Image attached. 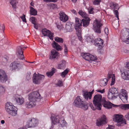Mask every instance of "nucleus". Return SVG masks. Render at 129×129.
<instances>
[{
  "label": "nucleus",
  "mask_w": 129,
  "mask_h": 129,
  "mask_svg": "<svg viewBox=\"0 0 129 129\" xmlns=\"http://www.w3.org/2000/svg\"><path fill=\"white\" fill-rule=\"evenodd\" d=\"M30 9V13L31 15H36L37 14V11L32 7H29Z\"/></svg>",
  "instance_id": "7c9ffc66"
},
{
  "label": "nucleus",
  "mask_w": 129,
  "mask_h": 129,
  "mask_svg": "<svg viewBox=\"0 0 129 129\" xmlns=\"http://www.w3.org/2000/svg\"><path fill=\"white\" fill-rule=\"evenodd\" d=\"M121 108L125 110L129 109V104H123L121 106Z\"/></svg>",
  "instance_id": "ea45409f"
},
{
  "label": "nucleus",
  "mask_w": 129,
  "mask_h": 129,
  "mask_svg": "<svg viewBox=\"0 0 129 129\" xmlns=\"http://www.w3.org/2000/svg\"><path fill=\"white\" fill-rule=\"evenodd\" d=\"M44 78V76L39 74H37L35 73L33 77V82L36 84H39Z\"/></svg>",
  "instance_id": "9d476101"
},
{
  "label": "nucleus",
  "mask_w": 129,
  "mask_h": 129,
  "mask_svg": "<svg viewBox=\"0 0 129 129\" xmlns=\"http://www.w3.org/2000/svg\"><path fill=\"white\" fill-rule=\"evenodd\" d=\"M10 4L12 5L14 9H15L16 7V4H18V2L17 0H12L10 2Z\"/></svg>",
  "instance_id": "473e14b6"
},
{
  "label": "nucleus",
  "mask_w": 129,
  "mask_h": 129,
  "mask_svg": "<svg viewBox=\"0 0 129 129\" xmlns=\"http://www.w3.org/2000/svg\"><path fill=\"white\" fill-rule=\"evenodd\" d=\"M30 5L31 6L34 7V3L32 2H31L30 3Z\"/></svg>",
  "instance_id": "338daca9"
},
{
  "label": "nucleus",
  "mask_w": 129,
  "mask_h": 129,
  "mask_svg": "<svg viewBox=\"0 0 129 129\" xmlns=\"http://www.w3.org/2000/svg\"><path fill=\"white\" fill-rule=\"evenodd\" d=\"M104 31L105 33L107 35L109 33V30L108 28L107 27H106Z\"/></svg>",
  "instance_id": "4d7b16f0"
},
{
  "label": "nucleus",
  "mask_w": 129,
  "mask_h": 129,
  "mask_svg": "<svg viewBox=\"0 0 129 129\" xmlns=\"http://www.w3.org/2000/svg\"><path fill=\"white\" fill-rule=\"evenodd\" d=\"M51 70V72H47L46 73L48 77H50L52 76L56 71V69L54 68H52Z\"/></svg>",
  "instance_id": "2f4dec72"
},
{
  "label": "nucleus",
  "mask_w": 129,
  "mask_h": 129,
  "mask_svg": "<svg viewBox=\"0 0 129 129\" xmlns=\"http://www.w3.org/2000/svg\"><path fill=\"white\" fill-rule=\"evenodd\" d=\"M121 39L122 40L127 44L129 43V29H127L121 35Z\"/></svg>",
  "instance_id": "4468645a"
},
{
  "label": "nucleus",
  "mask_w": 129,
  "mask_h": 129,
  "mask_svg": "<svg viewBox=\"0 0 129 129\" xmlns=\"http://www.w3.org/2000/svg\"><path fill=\"white\" fill-rule=\"evenodd\" d=\"M108 82V80L107 79L104 78L103 79L101 80L100 83V85L102 87H103L107 85Z\"/></svg>",
  "instance_id": "c756f323"
},
{
  "label": "nucleus",
  "mask_w": 129,
  "mask_h": 129,
  "mask_svg": "<svg viewBox=\"0 0 129 129\" xmlns=\"http://www.w3.org/2000/svg\"><path fill=\"white\" fill-rule=\"evenodd\" d=\"M73 104L77 107H81L84 110H86L88 108V106L87 103L84 101L81 97L78 96L75 100Z\"/></svg>",
  "instance_id": "7ed1b4c3"
},
{
  "label": "nucleus",
  "mask_w": 129,
  "mask_h": 129,
  "mask_svg": "<svg viewBox=\"0 0 129 129\" xmlns=\"http://www.w3.org/2000/svg\"><path fill=\"white\" fill-rule=\"evenodd\" d=\"M102 102L104 107L107 109L112 108L113 104L111 102L106 101L105 98H103L102 99Z\"/></svg>",
  "instance_id": "a211bd4d"
},
{
  "label": "nucleus",
  "mask_w": 129,
  "mask_h": 129,
  "mask_svg": "<svg viewBox=\"0 0 129 129\" xmlns=\"http://www.w3.org/2000/svg\"><path fill=\"white\" fill-rule=\"evenodd\" d=\"M121 76L122 78L126 80H129V71L124 70L121 73Z\"/></svg>",
  "instance_id": "b1692460"
},
{
  "label": "nucleus",
  "mask_w": 129,
  "mask_h": 129,
  "mask_svg": "<svg viewBox=\"0 0 129 129\" xmlns=\"http://www.w3.org/2000/svg\"><path fill=\"white\" fill-rule=\"evenodd\" d=\"M52 46L53 48L56 49L57 51H60L62 49L61 46L54 41L52 43Z\"/></svg>",
  "instance_id": "cd10ccee"
},
{
  "label": "nucleus",
  "mask_w": 129,
  "mask_h": 129,
  "mask_svg": "<svg viewBox=\"0 0 129 129\" xmlns=\"http://www.w3.org/2000/svg\"><path fill=\"white\" fill-rule=\"evenodd\" d=\"M68 50L67 49V47L65 44L64 45V52L65 54H66L68 52Z\"/></svg>",
  "instance_id": "3c124183"
},
{
  "label": "nucleus",
  "mask_w": 129,
  "mask_h": 129,
  "mask_svg": "<svg viewBox=\"0 0 129 129\" xmlns=\"http://www.w3.org/2000/svg\"><path fill=\"white\" fill-rule=\"evenodd\" d=\"M59 15L60 19L63 22H65L68 20V17L64 12H60Z\"/></svg>",
  "instance_id": "4be33fe9"
},
{
  "label": "nucleus",
  "mask_w": 129,
  "mask_h": 129,
  "mask_svg": "<svg viewBox=\"0 0 129 129\" xmlns=\"http://www.w3.org/2000/svg\"><path fill=\"white\" fill-rule=\"evenodd\" d=\"M9 113L11 115L13 116H15L17 114V110L15 108L11 111L9 112Z\"/></svg>",
  "instance_id": "e433bc0d"
},
{
  "label": "nucleus",
  "mask_w": 129,
  "mask_h": 129,
  "mask_svg": "<svg viewBox=\"0 0 129 129\" xmlns=\"http://www.w3.org/2000/svg\"><path fill=\"white\" fill-rule=\"evenodd\" d=\"M34 24V28L36 29H37L38 28L37 24V23H35L34 24Z\"/></svg>",
  "instance_id": "bf43d9fd"
},
{
  "label": "nucleus",
  "mask_w": 129,
  "mask_h": 129,
  "mask_svg": "<svg viewBox=\"0 0 129 129\" xmlns=\"http://www.w3.org/2000/svg\"><path fill=\"white\" fill-rule=\"evenodd\" d=\"M126 66L127 68L129 69V62L127 63Z\"/></svg>",
  "instance_id": "e2e57ef3"
},
{
  "label": "nucleus",
  "mask_w": 129,
  "mask_h": 129,
  "mask_svg": "<svg viewBox=\"0 0 129 129\" xmlns=\"http://www.w3.org/2000/svg\"><path fill=\"white\" fill-rule=\"evenodd\" d=\"M15 101L18 105H21L23 103L24 99L20 95H16L15 96Z\"/></svg>",
  "instance_id": "aec40b11"
},
{
  "label": "nucleus",
  "mask_w": 129,
  "mask_h": 129,
  "mask_svg": "<svg viewBox=\"0 0 129 129\" xmlns=\"http://www.w3.org/2000/svg\"><path fill=\"white\" fill-rule=\"evenodd\" d=\"M113 120L117 123L116 124L117 126H122L126 124L125 120L123 118V116L121 115H115Z\"/></svg>",
  "instance_id": "20e7f679"
},
{
  "label": "nucleus",
  "mask_w": 129,
  "mask_h": 129,
  "mask_svg": "<svg viewBox=\"0 0 129 129\" xmlns=\"http://www.w3.org/2000/svg\"><path fill=\"white\" fill-rule=\"evenodd\" d=\"M8 80V77L5 72L3 70L0 69V81L6 82Z\"/></svg>",
  "instance_id": "dca6fc26"
},
{
  "label": "nucleus",
  "mask_w": 129,
  "mask_h": 129,
  "mask_svg": "<svg viewBox=\"0 0 129 129\" xmlns=\"http://www.w3.org/2000/svg\"><path fill=\"white\" fill-rule=\"evenodd\" d=\"M69 72V70L68 69H67L63 72L61 73V75L62 78H64Z\"/></svg>",
  "instance_id": "4c0bfd02"
},
{
  "label": "nucleus",
  "mask_w": 129,
  "mask_h": 129,
  "mask_svg": "<svg viewBox=\"0 0 129 129\" xmlns=\"http://www.w3.org/2000/svg\"><path fill=\"white\" fill-rule=\"evenodd\" d=\"M102 96L101 94H97L94 95L93 101L94 107L92 104L89 105L90 106L92 110H95L96 109L99 110H101L102 107L101 102L102 99Z\"/></svg>",
  "instance_id": "f03ea898"
},
{
  "label": "nucleus",
  "mask_w": 129,
  "mask_h": 129,
  "mask_svg": "<svg viewBox=\"0 0 129 129\" xmlns=\"http://www.w3.org/2000/svg\"><path fill=\"white\" fill-rule=\"evenodd\" d=\"M40 95L38 91H34L28 95L29 101L26 102L25 107L28 108H31L36 105V101L37 99L40 98Z\"/></svg>",
  "instance_id": "f257e3e1"
},
{
  "label": "nucleus",
  "mask_w": 129,
  "mask_h": 129,
  "mask_svg": "<svg viewBox=\"0 0 129 129\" xmlns=\"http://www.w3.org/2000/svg\"><path fill=\"white\" fill-rule=\"evenodd\" d=\"M5 91V89L3 86L1 85H0V95L1 94Z\"/></svg>",
  "instance_id": "a18cd8bd"
},
{
  "label": "nucleus",
  "mask_w": 129,
  "mask_h": 129,
  "mask_svg": "<svg viewBox=\"0 0 129 129\" xmlns=\"http://www.w3.org/2000/svg\"><path fill=\"white\" fill-rule=\"evenodd\" d=\"M114 13L115 15V16L116 17L118 20H119V13L117 10H115L114 11Z\"/></svg>",
  "instance_id": "c03bdc74"
},
{
  "label": "nucleus",
  "mask_w": 129,
  "mask_h": 129,
  "mask_svg": "<svg viewBox=\"0 0 129 129\" xmlns=\"http://www.w3.org/2000/svg\"><path fill=\"white\" fill-rule=\"evenodd\" d=\"M115 76L114 75H113V76L112 77V80L111 85H113L115 83Z\"/></svg>",
  "instance_id": "79ce46f5"
},
{
  "label": "nucleus",
  "mask_w": 129,
  "mask_h": 129,
  "mask_svg": "<svg viewBox=\"0 0 129 129\" xmlns=\"http://www.w3.org/2000/svg\"><path fill=\"white\" fill-rule=\"evenodd\" d=\"M72 25L70 23L67 22L66 25L65 30L67 32H71L72 31Z\"/></svg>",
  "instance_id": "bb28decb"
},
{
  "label": "nucleus",
  "mask_w": 129,
  "mask_h": 129,
  "mask_svg": "<svg viewBox=\"0 0 129 129\" xmlns=\"http://www.w3.org/2000/svg\"><path fill=\"white\" fill-rule=\"evenodd\" d=\"M75 29L77 32V33L78 37L81 36V27L82 26V21L80 19L76 18H75Z\"/></svg>",
  "instance_id": "1a4fd4ad"
},
{
  "label": "nucleus",
  "mask_w": 129,
  "mask_h": 129,
  "mask_svg": "<svg viewBox=\"0 0 129 129\" xmlns=\"http://www.w3.org/2000/svg\"><path fill=\"white\" fill-rule=\"evenodd\" d=\"M50 6L53 9L56 8L57 6V5L56 4H51Z\"/></svg>",
  "instance_id": "5fc2aeb1"
},
{
  "label": "nucleus",
  "mask_w": 129,
  "mask_h": 129,
  "mask_svg": "<svg viewBox=\"0 0 129 129\" xmlns=\"http://www.w3.org/2000/svg\"><path fill=\"white\" fill-rule=\"evenodd\" d=\"M96 91L98 92H100L101 93H103L105 92V90L104 89H103L102 90L99 89L97 90Z\"/></svg>",
  "instance_id": "6e6d98bb"
},
{
  "label": "nucleus",
  "mask_w": 129,
  "mask_h": 129,
  "mask_svg": "<svg viewBox=\"0 0 129 129\" xmlns=\"http://www.w3.org/2000/svg\"><path fill=\"white\" fill-rule=\"evenodd\" d=\"M125 116V118L129 120V112L127 113Z\"/></svg>",
  "instance_id": "13d9d810"
},
{
  "label": "nucleus",
  "mask_w": 129,
  "mask_h": 129,
  "mask_svg": "<svg viewBox=\"0 0 129 129\" xmlns=\"http://www.w3.org/2000/svg\"><path fill=\"white\" fill-rule=\"evenodd\" d=\"M21 19L23 21L25 22H26V19L25 18V15L24 14L20 17Z\"/></svg>",
  "instance_id": "de8ad7c7"
},
{
  "label": "nucleus",
  "mask_w": 129,
  "mask_h": 129,
  "mask_svg": "<svg viewBox=\"0 0 129 129\" xmlns=\"http://www.w3.org/2000/svg\"><path fill=\"white\" fill-rule=\"evenodd\" d=\"M55 41L57 42L62 43L63 42V40L61 38L56 37L55 38Z\"/></svg>",
  "instance_id": "58836bf2"
},
{
  "label": "nucleus",
  "mask_w": 129,
  "mask_h": 129,
  "mask_svg": "<svg viewBox=\"0 0 129 129\" xmlns=\"http://www.w3.org/2000/svg\"><path fill=\"white\" fill-rule=\"evenodd\" d=\"M59 53L55 49H53L51 51V55H50V58L53 59L57 58L58 56Z\"/></svg>",
  "instance_id": "5701e85b"
},
{
  "label": "nucleus",
  "mask_w": 129,
  "mask_h": 129,
  "mask_svg": "<svg viewBox=\"0 0 129 129\" xmlns=\"http://www.w3.org/2000/svg\"><path fill=\"white\" fill-rule=\"evenodd\" d=\"M66 62L65 60H63L60 62V63L58 65L57 68L58 69H63L66 67Z\"/></svg>",
  "instance_id": "c85d7f7f"
},
{
  "label": "nucleus",
  "mask_w": 129,
  "mask_h": 129,
  "mask_svg": "<svg viewBox=\"0 0 129 129\" xmlns=\"http://www.w3.org/2000/svg\"><path fill=\"white\" fill-rule=\"evenodd\" d=\"M81 56L85 60L90 62L92 61L96 60L97 59L95 56L92 55L88 53H81Z\"/></svg>",
  "instance_id": "6e6552de"
},
{
  "label": "nucleus",
  "mask_w": 129,
  "mask_h": 129,
  "mask_svg": "<svg viewBox=\"0 0 129 129\" xmlns=\"http://www.w3.org/2000/svg\"><path fill=\"white\" fill-rule=\"evenodd\" d=\"M79 14L84 18L85 17H87V14L85 12H83L81 10H80L78 12Z\"/></svg>",
  "instance_id": "c9c22d12"
},
{
  "label": "nucleus",
  "mask_w": 129,
  "mask_h": 129,
  "mask_svg": "<svg viewBox=\"0 0 129 129\" xmlns=\"http://www.w3.org/2000/svg\"><path fill=\"white\" fill-rule=\"evenodd\" d=\"M78 39H79V40L80 41H81V40H82V38L81 36H78Z\"/></svg>",
  "instance_id": "0e129e2a"
},
{
  "label": "nucleus",
  "mask_w": 129,
  "mask_h": 129,
  "mask_svg": "<svg viewBox=\"0 0 129 129\" xmlns=\"http://www.w3.org/2000/svg\"><path fill=\"white\" fill-rule=\"evenodd\" d=\"M119 96L123 103H126L127 102V95L125 90L121 89Z\"/></svg>",
  "instance_id": "ddd939ff"
},
{
  "label": "nucleus",
  "mask_w": 129,
  "mask_h": 129,
  "mask_svg": "<svg viewBox=\"0 0 129 129\" xmlns=\"http://www.w3.org/2000/svg\"><path fill=\"white\" fill-rule=\"evenodd\" d=\"M5 106L6 109L8 113H9V112L11 111L15 108V106L11 105L10 103L8 102L6 103Z\"/></svg>",
  "instance_id": "a878e982"
},
{
  "label": "nucleus",
  "mask_w": 129,
  "mask_h": 129,
  "mask_svg": "<svg viewBox=\"0 0 129 129\" xmlns=\"http://www.w3.org/2000/svg\"><path fill=\"white\" fill-rule=\"evenodd\" d=\"M103 25L102 20L95 19L94 21L93 24V29L96 33H101V27Z\"/></svg>",
  "instance_id": "423d86ee"
},
{
  "label": "nucleus",
  "mask_w": 129,
  "mask_h": 129,
  "mask_svg": "<svg viewBox=\"0 0 129 129\" xmlns=\"http://www.w3.org/2000/svg\"><path fill=\"white\" fill-rule=\"evenodd\" d=\"M63 85V84L61 81L59 80L58 81L57 83V85L58 86L60 87L62 86Z\"/></svg>",
  "instance_id": "8fccbe9b"
},
{
  "label": "nucleus",
  "mask_w": 129,
  "mask_h": 129,
  "mask_svg": "<svg viewBox=\"0 0 129 129\" xmlns=\"http://www.w3.org/2000/svg\"><path fill=\"white\" fill-rule=\"evenodd\" d=\"M71 11L73 13H74V14H76V11L75 10H74V9H73V10H71Z\"/></svg>",
  "instance_id": "052dcab7"
},
{
  "label": "nucleus",
  "mask_w": 129,
  "mask_h": 129,
  "mask_svg": "<svg viewBox=\"0 0 129 129\" xmlns=\"http://www.w3.org/2000/svg\"><path fill=\"white\" fill-rule=\"evenodd\" d=\"M110 6L114 10L118 9L119 8L118 5L115 3H111L110 4Z\"/></svg>",
  "instance_id": "72a5a7b5"
},
{
  "label": "nucleus",
  "mask_w": 129,
  "mask_h": 129,
  "mask_svg": "<svg viewBox=\"0 0 129 129\" xmlns=\"http://www.w3.org/2000/svg\"><path fill=\"white\" fill-rule=\"evenodd\" d=\"M25 48L22 45L18 46L17 47V54L18 58L22 60L24 58L23 50Z\"/></svg>",
  "instance_id": "f8f14e48"
},
{
  "label": "nucleus",
  "mask_w": 129,
  "mask_h": 129,
  "mask_svg": "<svg viewBox=\"0 0 129 129\" xmlns=\"http://www.w3.org/2000/svg\"><path fill=\"white\" fill-rule=\"evenodd\" d=\"M113 75H114V74H110L109 73L108 74V75L107 76V78L108 79H110L113 76Z\"/></svg>",
  "instance_id": "864d4df0"
},
{
  "label": "nucleus",
  "mask_w": 129,
  "mask_h": 129,
  "mask_svg": "<svg viewBox=\"0 0 129 129\" xmlns=\"http://www.w3.org/2000/svg\"><path fill=\"white\" fill-rule=\"evenodd\" d=\"M93 90L89 92L86 90L83 91V95L86 100H87L88 98L90 100L91 99L92 94L93 92Z\"/></svg>",
  "instance_id": "f3484780"
},
{
  "label": "nucleus",
  "mask_w": 129,
  "mask_h": 129,
  "mask_svg": "<svg viewBox=\"0 0 129 129\" xmlns=\"http://www.w3.org/2000/svg\"><path fill=\"white\" fill-rule=\"evenodd\" d=\"M101 2V0H94L93 2V4L95 5H98L100 4Z\"/></svg>",
  "instance_id": "37998d69"
},
{
  "label": "nucleus",
  "mask_w": 129,
  "mask_h": 129,
  "mask_svg": "<svg viewBox=\"0 0 129 129\" xmlns=\"http://www.w3.org/2000/svg\"><path fill=\"white\" fill-rule=\"evenodd\" d=\"M56 26H57V27L58 28V29L60 28V25H58V24H57Z\"/></svg>",
  "instance_id": "69168bd1"
},
{
  "label": "nucleus",
  "mask_w": 129,
  "mask_h": 129,
  "mask_svg": "<svg viewBox=\"0 0 129 129\" xmlns=\"http://www.w3.org/2000/svg\"><path fill=\"white\" fill-rule=\"evenodd\" d=\"M106 129H113V128H112V126L111 125H110L107 127Z\"/></svg>",
  "instance_id": "680f3d73"
},
{
  "label": "nucleus",
  "mask_w": 129,
  "mask_h": 129,
  "mask_svg": "<svg viewBox=\"0 0 129 129\" xmlns=\"http://www.w3.org/2000/svg\"><path fill=\"white\" fill-rule=\"evenodd\" d=\"M38 120L34 118L29 119L27 121L26 126V128L35 127L38 125Z\"/></svg>",
  "instance_id": "9b49d317"
},
{
  "label": "nucleus",
  "mask_w": 129,
  "mask_h": 129,
  "mask_svg": "<svg viewBox=\"0 0 129 129\" xmlns=\"http://www.w3.org/2000/svg\"><path fill=\"white\" fill-rule=\"evenodd\" d=\"M1 122L2 124H3L5 123V121L4 120H2L1 121Z\"/></svg>",
  "instance_id": "774afa93"
},
{
  "label": "nucleus",
  "mask_w": 129,
  "mask_h": 129,
  "mask_svg": "<svg viewBox=\"0 0 129 129\" xmlns=\"http://www.w3.org/2000/svg\"><path fill=\"white\" fill-rule=\"evenodd\" d=\"M103 43V40L100 38L96 39L94 41L95 45L100 49H101L104 46Z\"/></svg>",
  "instance_id": "6ab92c4d"
},
{
  "label": "nucleus",
  "mask_w": 129,
  "mask_h": 129,
  "mask_svg": "<svg viewBox=\"0 0 129 129\" xmlns=\"http://www.w3.org/2000/svg\"><path fill=\"white\" fill-rule=\"evenodd\" d=\"M24 64H21L19 62L15 61L12 62L9 66L10 70L11 71L19 70L23 68Z\"/></svg>",
  "instance_id": "0eeeda50"
},
{
  "label": "nucleus",
  "mask_w": 129,
  "mask_h": 129,
  "mask_svg": "<svg viewBox=\"0 0 129 129\" xmlns=\"http://www.w3.org/2000/svg\"><path fill=\"white\" fill-rule=\"evenodd\" d=\"M106 117L105 115H103L102 117L101 118L98 119L96 122V125L98 126H100L102 124H105L106 123Z\"/></svg>",
  "instance_id": "412c9836"
},
{
  "label": "nucleus",
  "mask_w": 129,
  "mask_h": 129,
  "mask_svg": "<svg viewBox=\"0 0 129 129\" xmlns=\"http://www.w3.org/2000/svg\"><path fill=\"white\" fill-rule=\"evenodd\" d=\"M58 0H43L44 2H46L50 3L52 2L55 3Z\"/></svg>",
  "instance_id": "49530a36"
},
{
  "label": "nucleus",
  "mask_w": 129,
  "mask_h": 129,
  "mask_svg": "<svg viewBox=\"0 0 129 129\" xmlns=\"http://www.w3.org/2000/svg\"><path fill=\"white\" fill-rule=\"evenodd\" d=\"M30 19L31 20V22L33 24L36 23V18L35 17H31L30 18Z\"/></svg>",
  "instance_id": "09e8293b"
},
{
  "label": "nucleus",
  "mask_w": 129,
  "mask_h": 129,
  "mask_svg": "<svg viewBox=\"0 0 129 129\" xmlns=\"http://www.w3.org/2000/svg\"><path fill=\"white\" fill-rule=\"evenodd\" d=\"M111 91L114 94H115V96L116 95V94L118 93V91L116 88L115 87L112 88L111 89Z\"/></svg>",
  "instance_id": "a19ab883"
},
{
  "label": "nucleus",
  "mask_w": 129,
  "mask_h": 129,
  "mask_svg": "<svg viewBox=\"0 0 129 129\" xmlns=\"http://www.w3.org/2000/svg\"><path fill=\"white\" fill-rule=\"evenodd\" d=\"M42 32L44 36L49 37V39L53 40V34L49 30L47 29L46 28H44L42 29Z\"/></svg>",
  "instance_id": "2eb2a0df"
},
{
  "label": "nucleus",
  "mask_w": 129,
  "mask_h": 129,
  "mask_svg": "<svg viewBox=\"0 0 129 129\" xmlns=\"http://www.w3.org/2000/svg\"><path fill=\"white\" fill-rule=\"evenodd\" d=\"M90 20L89 18L85 17L82 19V22L83 26L84 27H87L88 26L89 24V22Z\"/></svg>",
  "instance_id": "393cba45"
},
{
  "label": "nucleus",
  "mask_w": 129,
  "mask_h": 129,
  "mask_svg": "<svg viewBox=\"0 0 129 129\" xmlns=\"http://www.w3.org/2000/svg\"><path fill=\"white\" fill-rule=\"evenodd\" d=\"M94 8H91L88 9L89 13L90 14H92L93 13V10Z\"/></svg>",
  "instance_id": "603ef678"
},
{
  "label": "nucleus",
  "mask_w": 129,
  "mask_h": 129,
  "mask_svg": "<svg viewBox=\"0 0 129 129\" xmlns=\"http://www.w3.org/2000/svg\"><path fill=\"white\" fill-rule=\"evenodd\" d=\"M51 118L52 124L54 125L56 124L57 123H59L61 126L63 127L66 125V123L63 117H59L58 116H57L53 117L52 115Z\"/></svg>",
  "instance_id": "39448f33"
},
{
  "label": "nucleus",
  "mask_w": 129,
  "mask_h": 129,
  "mask_svg": "<svg viewBox=\"0 0 129 129\" xmlns=\"http://www.w3.org/2000/svg\"><path fill=\"white\" fill-rule=\"evenodd\" d=\"M115 95H114L111 91L109 92L108 96L109 99H113L114 97H115Z\"/></svg>",
  "instance_id": "f704fd0d"
}]
</instances>
